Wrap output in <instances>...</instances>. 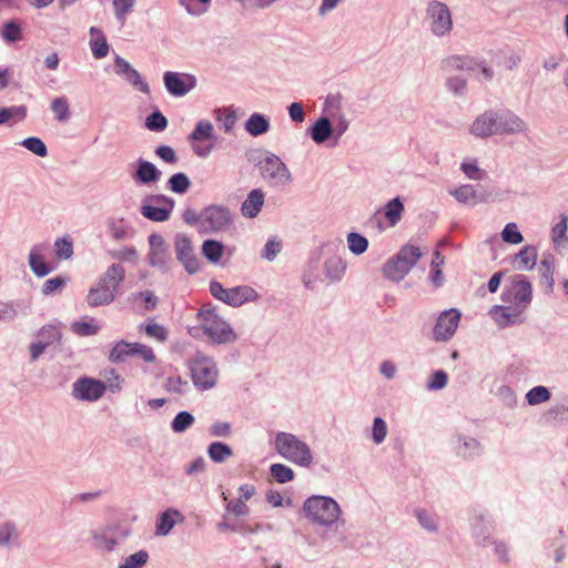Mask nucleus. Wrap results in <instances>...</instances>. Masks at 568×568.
Returning <instances> with one entry per match:
<instances>
[{"mask_svg": "<svg viewBox=\"0 0 568 568\" xmlns=\"http://www.w3.org/2000/svg\"><path fill=\"white\" fill-rule=\"evenodd\" d=\"M448 384V375L443 369H437L432 373L426 382V389L428 392H437L444 389Z\"/></svg>", "mask_w": 568, "mask_h": 568, "instance_id": "0e129e2a", "label": "nucleus"}, {"mask_svg": "<svg viewBox=\"0 0 568 568\" xmlns=\"http://www.w3.org/2000/svg\"><path fill=\"white\" fill-rule=\"evenodd\" d=\"M54 253L58 260H69L73 255V242L70 236L58 237L53 244Z\"/></svg>", "mask_w": 568, "mask_h": 568, "instance_id": "052dcab7", "label": "nucleus"}, {"mask_svg": "<svg viewBox=\"0 0 568 568\" xmlns=\"http://www.w3.org/2000/svg\"><path fill=\"white\" fill-rule=\"evenodd\" d=\"M106 392L105 384L93 377H80L72 385V396L78 400L94 403Z\"/></svg>", "mask_w": 568, "mask_h": 568, "instance_id": "dca6fc26", "label": "nucleus"}, {"mask_svg": "<svg viewBox=\"0 0 568 568\" xmlns=\"http://www.w3.org/2000/svg\"><path fill=\"white\" fill-rule=\"evenodd\" d=\"M131 535V530L121 525H111L99 530L92 535L94 546L102 552H113L122 545Z\"/></svg>", "mask_w": 568, "mask_h": 568, "instance_id": "ddd939ff", "label": "nucleus"}, {"mask_svg": "<svg viewBox=\"0 0 568 568\" xmlns=\"http://www.w3.org/2000/svg\"><path fill=\"white\" fill-rule=\"evenodd\" d=\"M207 455L213 463L222 464L233 456V449L222 442H213L207 446Z\"/></svg>", "mask_w": 568, "mask_h": 568, "instance_id": "c03bdc74", "label": "nucleus"}, {"mask_svg": "<svg viewBox=\"0 0 568 568\" xmlns=\"http://www.w3.org/2000/svg\"><path fill=\"white\" fill-rule=\"evenodd\" d=\"M199 327L212 344H230L236 341L237 335L231 325L217 314L215 308L203 306L196 315Z\"/></svg>", "mask_w": 568, "mask_h": 568, "instance_id": "20e7f679", "label": "nucleus"}, {"mask_svg": "<svg viewBox=\"0 0 568 568\" xmlns=\"http://www.w3.org/2000/svg\"><path fill=\"white\" fill-rule=\"evenodd\" d=\"M444 72L466 70L473 72L479 80L489 81L494 77V70L483 60L470 55H450L440 63Z\"/></svg>", "mask_w": 568, "mask_h": 568, "instance_id": "9d476101", "label": "nucleus"}, {"mask_svg": "<svg viewBox=\"0 0 568 568\" xmlns=\"http://www.w3.org/2000/svg\"><path fill=\"white\" fill-rule=\"evenodd\" d=\"M26 116L27 108L24 105L0 108V125L9 123L11 120L14 122L22 121Z\"/></svg>", "mask_w": 568, "mask_h": 568, "instance_id": "5fc2aeb1", "label": "nucleus"}, {"mask_svg": "<svg viewBox=\"0 0 568 568\" xmlns=\"http://www.w3.org/2000/svg\"><path fill=\"white\" fill-rule=\"evenodd\" d=\"M231 222V212L224 205L213 204L202 210V230L205 232L223 231Z\"/></svg>", "mask_w": 568, "mask_h": 568, "instance_id": "f3484780", "label": "nucleus"}, {"mask_svg": "<svg viewBox=\"0 0 568 568\" xmlns=\"http://www.w3.org/2000/svg\"><path fill=\"white\" fill-rule=\"evenodd\" d=\"M145 334L161 343H164L169 338V332L162 324L155 323L154 321H149L144 325Z\"/></svg>", "mask_w": 568, "mask_h": 568, "instance_id": "774afa93", "label": "nucleus"}, {"mask_svg": "<svg viewBox=\"0 0 568 568\" xmlns=\"http://www.w3.org/2000/svg\"><path fill=\"white\" fill-rule=\"evenodd\" d=\"M454 450L457 456L464 459H470L479 456L483 452L480 443L465 435H457L454 439Z\"/></svg>", "mask_w": 568, "mask_h": 568, "instance_id": "a878e982", "label": "nucleus"}, {"mask_svg": "<svg viewBox=\"0 0 568 568\" xmlns=\"http://www.w3.org/2000/svg\"><path fill=\"white\" fill-rule=\"evenodd\" d=\"M20 537L18 525L13 520L8 519L0 524V547L8 548L18 545Z\"/></svg>", "mask_w": 568, "mask_h": 568, "instance_id": "58836bf2", "label": "nucleus"}, {"mask_svg": "<svg viewBox=\"0 0 568 568\" xmlns=\"http://www.w3.org/2000/svg\"><path fill=\"white\" fill-rule=\"evenodd\" d=\"M114 71L138 91L145 94L150 93V87L139 71L118 54L114 57Z\"/></svg>", "mask_w": 568, "mask_h": 568, "instance_id": "4be33fe9", "label": "nucleus"}, {"mask_svg": "<svg viewBox=\"0 0 568 568\" xmlns=\"http://www.w3.org/2000/svg\"><path fill=\"white\" fill-rule=\"evenodd\" d=\"M419 247L413 245L403 246L399 252L388 260L383 266V274L393 282L402 281L420 258Z\"/></svg>", "mask_w": 568, "mask_h": 568, "instance_id": "1a4fd4ad", "label": "nucleus"}, {"mask_svg": "<svg viewBox=\"0 0 568 568\" xmlns=\"http://www.w3.org/2000/svg\"><path fill=\"white\" fill-rule=\"evenodd\" d=\"M161 171L152 163L143 159L136 161V171L133 180L141 184L156 183L161 179Z\"/></svg>", "mask_w": 568, "mask_h": 568, "instance_id": "c85d7f7f", "label": "nucleus"}, {"mask_svg": "<svg viewBox=\"0 0 568 568\" xmlns=\"http://www.w3.org/2000/svg\"><path fill=\"white\" fill-rule=\"evenodd\" d=\"M138 0H111L114 19L124 26L128 17L134 11Z\"/></svg>", "mask_w": 568, "mask_h": 568, "instance_id": "37998d69", "label": "nucleus"}, {"mask_svg": "<svg viewBox=\"0 0 568 568\" xmlns=\"http://www.w3.org/2000/svg\"><path fill=\"white\" fill-rule=\"evenodd\" d=\"M243 126L248 135L257 138L271 130V120L263 113L254 112L250 114Z\"/></svg>", "mask_w": 568, "mask_h": 568, "instance_id": "c756f323", "label": "nucleus"}, {"mask_svg": "<svg viewBox=\"0 0 568 568\" xmlns=\"http://www.w3.org/2000/svg\"><path fill=\"white\" fill-rule=\"evenodd\" d=\"M181 511L175 508H169L163 511L156 519L155 535L168 536L178 521H183Z\"/></svg>", "mask_w": 568, "mask_h": 568, "instance_id": "473e14b6", "label": "nucleus"}, {"mask_svg": "<svg viewBox=\"0 0 568 568\" xmlns=\"http://www.w3.org/2000/svg\"><path fill=\"white\" fill-rule=\"evenodd\" d=\"M116 295L99 280L90 287L85 296V302L90 307L110 305Z\"/></svg>", "mask_w": 568, "mask_h": 568, "instance_id": "393cba45", "label": "nucleus"}, {"mask_svg": "<svg viewBox=\"0 0 568 568\" xmlns=\"http://www.w3.org/2000/svg\"><path fill=\"white\" fill-rule=\"evenodd\" d=\"M460 171L466 178L474 181H480L486 176L485 170L479 168L478 160L476 158L464 159L460 163Z\"/></svg>", "mask_w": 568, "mask_h": 568, "instance_id": "de8ad7c7", "label": "nucleus"}, {"mask_svg": "<svg viewBox=\"0 0 568 568\" xmlns=\"http://www.w3.org/2000/svg\"><path fill=\"white\" fill-rule=\"evenodd\" d=\"M224 246L220 241L216 240H205L202 244V253L205 258L213 263H220L223 255Z\"/></svg>", "mask_w": 568, "mask_h": 568, "instance_id": "49530a36", "label": "nucleus"}, {"mask_svg": "<svg viewBox=\"0 0 568 568\" xmlns=\"http://www.w3.org/2000/svg\"><path fill=\"white\" fill-rule=\"evenodd\" d=\"M178 3L189 16L199 18L209 12L212 0H178Z\"/></svg>", "mask_w": 568, "mask_h": 568, "instance_id": "79ce46f5", "label": "nucleus"}, {"mask_svg": "<svg viewBox=\"0 0 568 568\" xmlns=\"http://www.w3.org/2000/svg\"><path fill=\"white\" fill-rule=\"evenodd\" d=\"M470 529L476 545L490 547L495 527L489 517L484 514H475L470 519Z\"/></svg>", "mask_w": 568, "mask_h": 568, "instance_id": "5701e85b", "label": "nucleus"}, {"mask_svg": "<svg viewBox=\"0 0 568 568\" xmlns=\"http://www.w3.org/2000/svg\"><path fill=\"white\" fill-rule=\"evenodd\" d=\"M272 445L277 455L296 466L308 468L314 463L311 446L293 433L277 432Z\"/></svg>", "mask_w": 568, "mask_h": 568, "instance_id": "7ed1b4c3", "label": "nucleus"}, {"mask_svg": "<svg viewBox=\"0 0 568 568\" xmlns=\"http://www.w3.org/2000/svg\"><path fill=\"white\" fill-rule=\"evenodd\" d=\"M162 387L165 392L176 396H184L191 390L189 381L178 373L169 374L164 378Z\"/></svg>", "mask_w": 568, "mask_h": 568, "instance_id": "4c0bfd02", "label": "nucleus"}, {"mask_svg": "<svg viewBox=\"0 0 568 568\" xmlns=\"http://www.w3.org/2000/svg\"><path fill=\"white\" fill-rule=\"evenodd\" d=\"M346 270V261L337 254L326 257L323 263V274L327 284L341 282L345 276Z\"/></svg>", "mask_w": 568, "mask_h": 568, "instance_id": "b1692460", "label": "nucleus"}, {"mask_svg": "<svg viewBox=\"0 0 568 568\" xmlns=\"http://www.w3.org/2000/svg\"><path fill=\"white\" fill-rule=\"evenodd\" d=\"M50 109L58 122H67L70 116V105L65 97H57L51 101Z\"/></svg>", "mask_w": 568, "mask_h": 568, "instance_id": "09e8293b", "label": "nucleus"}, {"mask_svg": "<svg viewBox=\"0 0 568 568\" xmlns=\"http://www.w3.org/2000/svg\"><path fill=\"white\" fill-rule=\"evenodd\" d=\"M414 516L419 526L430 534H437L440 527V519L437 513L426 508L418 507L414 509Z\"/></svg>", "mask_w": 568, "mask_h": 568, "instance_id": "c9c22d12", "label": "nucleus"}, {"mask_svg": "<svg viewBox=\"0 0 568 568\" xmlns=\"http://www.w3.org/2000/svg\"><path fill=\"white\" fill-rule=\"evenodd\" d=\"M187 140L193 153L201 159H206L212 153L213 142L216 140L214 125L209 120L197 121Z\"/></svg>", "mask_w": 568, "mask_h": 568, "instance_id": "9b49d317", "label": "nucleus"}, {"mask_svg": "<svg viewBox=\"0 0 568 568\" xmlns=\"http://www.w3.org/2000/svg\"><path fill=\"white\" fill-rule=\"evenodd\" d=\"M404 213V204L399 197H394L384 206V215L390 226H395L402 219Z\"/></svg>", "mask_w": 568, "mask_h": 568, "instance_id": "a18cd8bd", "label": "nucleus"}, {"mask_svg": "<svg viewBox=\"0 0 568 568\" xmlns=\"http://www.w3.org/2000/svg\"><path fill=\"white\" fill-rule=\"evenodd\" d=\"M49 251L50 244L47 242L34 244L30 248L28 255V264L37 277H44L55 268L47 262Z\"/></svg>", "mask_w": 568, "mask_h": 568, "instance_id": "412c9836", "label": "nucleus"}, {"mask_svg": "<svg viewBox=\"0 0 568 568\" xmlns=\"http://www.w3.org/2000/svg\"><path fill=\"white\" fill-rule=\"evenodd\" d=\"M531 301V283L526 276L516 275L501 293L503 304L494 305L489 315L500 328L520 325L526 321Z\"/></svg>", "mask_w": 568, "mask_h": 568, "instance_id": "f257e3e1", "label": "nucleus"}, {"mask_svg": "<svg viewBox=\"0 0 568 568\" xmlns=\"http://www.w3.org/2000/svg\"><path fill=\"white\" fill-rule=\"evenodd\" d=\"M0 36L8 43L18 42L22 39V30L19 23L9 21L3 24Z\"/></svg>", "mask_w": 568, "mask_h": 568, "instance_id": "69168bd1", "label": "nucleus"}, {"mask_svg": "<svg viewBox=\"0 0 568 568\" xmlns=\"http://www.w3.org/2000/svg\"><path fill=\"white\" fill-rule=\"evenodd\" d=\"M71 331L79 336H92L100 331L94 318L77 321L71 324Z\"/></svg>", "mask_w": 568, "mask_h": 568, "instance_id": "864d4df0", "label": "nucleus"}, {"mask_svg": "<svg viewBox=\"0 0 568 568\" xmlns=\"http://www.w3.org/2000/svg\"><path fill=\"white\" fill-rule=\"evenodd\" d=\"M89 32L91 36L89 44H90L92 55L95 59L105 58L109 53L110 45L106 41L104 33L102 32L101 29H99L97 27H91Z\"/></svg>", "mask_w": 568, "mask_h": 568, "instance_id": "e433bc0d", "label": "nucleus"}, {"mask_svg": "<svg viewBox=\"0 0 568 568\" xmlns=\"http://www.w3.org/2000/svg\"><path fill=\"white\" fill-rule=\"evenodd\" d=\"M149 559V552L145 549H141L123 558L118 568H143Z\"/></svg>", "mask_w": 568, "mask_h": 568, "instance_id": "603ef678", "label": "nucleus"}, {"mask_svg": "<svg viewBox=\"0 0 568 568\" xmlns=\"http://www.w3.org/2000/svg\"><path fill=\"white\" fill-rule=\"evenodd\" d=\"M108 229L111 236L116 241L128 240L133 237L134 229L124 219H111L108 222Z\"/></svg>", "mask_w": 568, "mask_h": 568, "instance_id": "ea45409f", "label": "nucleus"}, {"mask_svg": "<svg viewBox=\"0 0 568 568\" xmlns=\"http://www.w3.org/2000/svg\"><path fill=\"white\" fill-rule=\"evenodd\" d=\"M214 119L219 123V128L226 134L233 132L239 120L236 110L232 105L215 109Z\"/></svg>", "mask_w": 568, "mask_h": 568, "instance_id": "f704fd0d", "label": "nucleus"}, {"mask_svg": "<svg viewBox=\"0 0 568 568\" xmlns=\"http://www.w3.org/2000/svg\"><path fill=\"white\" fill-rule=\"evenodd\" d=\"M37 338L49 347L52 344L60 342L61 329L58 325H53V324L44 325L38 332Z\"/></svg>", "mask_w": 568, "mask_h": 568, "instance_id": "13d9d810", "label": "nucleus"}, {"mask_svg": "<svg viewBox=\"0 0 568 568\" xmlns=\"http://www.w3.org/2000/svg\"><path fill=\"white\" fill-rule=\"evenodd\" d=\"M148 244L149 252L146 254V261L149 265L162 274H168L172 264L169 244L159 233L150 234Z\"/></svg>", "mask_w": 568, "mask_h": 568, "instance_id": "f8f14e48", "label": "nucleus"}, {"mask_svg": "<svg viewBox=\"0 0 568 568\" xmlns=\"http://www.w3.org/2000/svg\"><path fill=\"white\" fill-rule=\"evenodd\" d=\"M166 185L170 191L176 194H185L191 186V181L185 173L179 172L171 175Z\"/></svg>", "mask_w": 568, "mask_h": 568, "instance_id": "6e6d98bb", "label": "nucleus"}, {"mask_svg": "<svg viewBox=\"0 0 568 568\" xmlns=\"http://www.w3.org/2000/svg\"><path fill=\"white\" fill-rule=\"evenodd\" d=\"M270 474L272 478L278 484L290 483L295 477L294 470L290 466L281 463L272 464L270 466Z\"/></svg>", "mask_w": 568, "mask_h": 568, "instance_id": "8fccbe9b", "label": "nucleus"}, {"mask_svg": "<svg viewBox=\"0 0 568 568\" xmlns=\"http://www.w3.org/2000/svg\"><path fill=\"white\" fill-rule=\"evenodd\" d=\"M195 422L194 416L182 410L176 414L171 423V428L174 433L181 434L184 433L187 428H190Z\"/></svg>", "mask_w": 568, "mask_h": 568, "instance_id": "e2e57ef3", "label": "nucleus"}, {"mask_svg": "<svg viewBox=\"0 0 568 568\" xmlns=\"http://www.w3.org/2000/svg\"><path fill=\"white\" fill-rule=\"evenodd\" d=\"M175 201L163 194L150 195L143 200L140 212L153 222H165L170 219Z\"/></svg>", "mask_w": 568, "mask_h": 568, "instance_id": "4468645a", "label": "nucleus"}, {"mask_svg": "<svg viewBox=\"0 0 568 568\" xmlns=\"http://www.w3.org/2000/svg\"><path fill=\"white\" fill-rule=\"evenodd\" d=\"M525 397L530 406H536L548 402L551 394L547 387L539 385L529 389Z\"/></svg>", "mask_w": 568, "mask_h": 568, "instance_id": "680f3d73", "label": "nucleus"}, {"mask_svg": "<svg viewBox=\"0 0 568 568\" xmlns=\"http://www.w3.org/2000/svg\"><path fill=\"white\" fill-rule=\"evenodd\" d=\"M124 278V266L120 263H113L105 270V272L98 280L102 282L105 286H108L115 295H118Z\"/></svg>", "mask_w": 568, "mask_h": 568, "instance_id": "cd10ccee", "label": "nucleus"}, {"mask_svg": "<svg viewBox=\"0 0 568 568\" xmlns=\"http://www.w3.org/2000/svg\"><path fill=\"white\" fill-rule=\"evenodd\" d=\"M303 511L310 521L325 527L334 525L342 514L335 499L322 495L308 497L303 504Z\"/></svg>", "mask_w": 568, "mask_h": 568, "instance_id": "423d86ee", "label": "nucleus"}, {"mask_svg": "<svg viewBox=\"0 0 568 568\" xmlns=\"http://www.w3.org/2000/svg\"><path fill=\"white\" fill-rule=\"evenodd\" d=\"M538 257V250L535 245H525L514 256L513 266L519 271H530L535 267Z\"/></svg>", "mask_w": 568, "mask_h": 568, "instance_id": "72a5a7b5", "label": "nucleus"}, {"mask_svg": "<svg viewBox=\"0 0 568 568\" xmlns=\"http://www.w3.org/2000/svg\"><path fill=\"white\" fill-rule=\"evenodd\" d=\"M449 194L454 196L456 201L466 205H475L480 201L475 186L470 184H463L459 187L453 189L449 191Z\"/></svg>", "mask_w": 568, "mask_h": 568, "instance_id": "a19ab883", "label": "nucleus"}, {"mask_svg": "<svg viewBox=\"0 0 568 568\" xmlns=\"http://www.w3.org/2000/svg\"><path fill=\"white\" fill-rule=\"evenodd\" d=\"M258 169L261 176L272 186H285L292 182L286 164L274 153L257 150L250 158Z\"/></svg>", "mask_w": 568, "mask_h": 568, "instance_id": "39448f33", "label": "nucleus"}, {"mask_svg": "<svg viewBox=\"0 0 568 568\" xmlns=\"http://www.w3.org/2000/svg\"><path fill=\"white\" fill-rule=\"evenodd\" d=\"M540 280L549 290L554 286V256L544 255L539 266Z\"/></svg>", "mask_w": 568, "mask_h": 568, "instance_id": "3c124183", "label": "nucleus"}, {"mask_svg": "<svg viewBox=\"0 0 568 568\" xmlns=\"http://www.w3.org/2000/svg\"><path fill=\"white\" fill-rule=\"evenodd\" d=\"M187 367L192 383L199 392L211 390L217 385L220 369L213 357L196 353L189 359Z\"/></svg>", "mask_w": 568, "mask_h": 568, "instance_id": "0eeeda50", "label": "nucleus"}, {"mask_svg": "<svg viewBox=\"0 0 568 568\" xmlns=\"http://www.w3.org/2000/svg\"><path fill=\"white\" fill-rule=\"evenodd\" d=\"M333 123L329 115L320 116L310 128L308 135L312 141L318 145L324 144L329 139H333Z\"/></svg>", "mask_w": 568, "mask_h": 568, "instance_id": "bb28decb", "label": "nucleus"}, {"mask_svg": "<svg viewBox=\"0 0 568 568\" xmlns=\"http://www.w3.org/2000/svg\"><path fill=\"white\" fill-rule=\"evenodd\" d=\"M257 298L258 293L253 287L240 285L229 288L227 305L240 307L245 303L255 302Z\"/></svg>", "mask_w": 568, "mask_h": 568, "instance_id": "2f4dec72", "label": "nucleus"}, {"mask_svg": "<svg viewBox=\"0 0 568 568\" xmlns=\"http://www.w3.org/2000/svg\"><path fill=\"white\" fill-rule=\"evenodd\" d=\"M173 246L176 260L183 265L185 272L197 273L201 268V261L195 253L191 237L184 233H176Z\"/></svg>", "mask_w": 568, "mask_h": 568, "instance_id": "2eb2a0df", "label": "nucleus"}, {"mask_svg": "<svg viewBox=\"0 0 568 568\" xmlns=\"http://www.w3.org/2000/svg\"><path fill=\"white\" fill-rule=\"evenodd\" d=\"M323 110L329 115V120L335 122V125H333V140L334 145H336L349 126V122L341 109V98L338 95H327Z\"/></svg>", "mask_w": 568, "mask_h": 568, "instance_id": "6ab92c4d", "label": "nucleus"}, {"mask_svg": "<svg viewBox=\"0 0 568 568\" xmlns=\"http://www.w3.org/2000/svg\"><path fill=\"white\" fill-rule=\"evenodd\" d=\"M425 19L429 32L436 38L449 37L454 29L452 11L443 1H428L425 8Z\"/></svg>", "mask_w": 568, "mask_h": 568, "instance_id": "6e6552de", "label": "nucleus"}, {"mask_svg": "<svg viewBox=\"0 0 568 568\" xmlns=\"http://www.w3.org/2000/svg\"><path fill=\"white\" fill-rule=\"evenodd\" d=\"M462 313L457 308H449L439 314L433 329V337L436 342L449 341L460 322Z\"/></svg>", "mask_w": 568, "mask_h": 568, "instance_id": "a211bd4d", "label": "nucleus"}, {"mask_svg": "<svg viewBox=\"0 0 568 568\" xmlns=\"http://www.w3.org/2000/svg\"><path fill=\"white\" fill-rule=\"evenodd\" d=\"M163 83L171 95L184 97L196 87V78L190 73L166 71Z\"/></svg>", "mask_w": 568, "mask_h": 568, "instance_id": "aec40b11", "label": "nucleus"}, {"mask_svg": "<svg viewBox=\"0 0 568 568\" xmlns=\"http://www.w3.org/2000/svg\"><path fill=\"white\" fill-rule=\"evenodd\" d=\"M265 194L261 189H254L241 205V213L244 217L254 219L264 205Z\"/></svg>", "mask_w": 568, "mask_h": 568, "instance_id": "7c9ffc66", "label": "nucleus"}, {"mask_svg": "<svg viewBox=\"0 0 568 568\" xmlns=\"http://www.w3.org/2000/svg\"><path fill=\"white\" fill-rule=\"evenodd\" d=\"M68 282L69 277L61 275L49 278L43 282L41 286V293L44 296L55 295L57 293L62 292V290L67 286Z\"/></svg>", "mask_w": 568, "mask_h": 568, "instance_id": "bf43d9fd", "label": "nucleus"}, {"mask_svg": "<svg viewBox=\"0 0 568 568\" xmlns=\"http://www.w3.org/2000/svg\"><path fill=\"white\" fill-rule=\"evenodd\" d=\"M469 134L478 139L500 135H527V122L514 111L506 108L488 109L478 114L469 125Z\"/></svg>", "mask_w": 568, "mask_h": 568, "instance_id": "f03ea898", "label": "nucleus"}, {"mask_svg": "<svg viewBox=\"0 0 568 568\" xmlns=\"http://www.w3.org/2000/svg\"><path fill=\"white\" fill-rule=\"evenodd\" d=\"M131 347L132 343H128L125 341L115 343L109 354V361L112 363L124 362L128 357H130Z\"/></svg>", "mask_w": 568, "mask_h": 568, "instance_id": "338daca9", "label": "nucleus"}, {"mask_svg": "<svg viewBox=\"0 0 568 568\" xmlns=\"http://www.w3.org/2000/svg\"><path fill=\"white\" fill-rule=\"evenodd\" d=\"M347 247L354 255H362L368 248V241L359 233L351 232L346 236Z\"/></svg>", "mask_w": 568, "mask_h": 568, "instance_id": "4d7b16f0", "label": "nucleus"}]
</instances>
